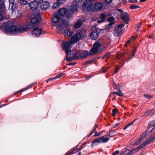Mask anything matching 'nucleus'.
Masks as SVG:
<instances>
[{"mask_svg": "<svg viewBox=\"0 0 155 155\" xmlns=\"http://www.w3.org/2000/svg\"><path fill=\"white\" fill-rule=\"evenodd\" d=\"M59 16L64 17L68 19L72 18L73 16L70 10L66 8H61L58 10L57 13L54 15L52 18V22L56 24L58 28L62 29L68 27V22L64 19L60 18Z\"/></svg>", "mask_w": 155, "mask_h": 155, "instance_id": "f257e3e1", "label": "nucleus"}, {"mask_svg": "<svg viewBox=\"0 0 155 155\" xmlns=\"http://www.w3.org/2000/svg\"><path fill=\"white\" fill-rule=\"evenodd\" d=\"M77 41V37L76 36L72 38L68 41L64 42L63 43L62 47L63 50L65 51L66 54V58L67 61H70L73 59H78L77 51V49L73 51L72 53L70 52L71 45L74 44Z\"/></svg>", "mask_w": 155, "mask_h": 155, "instance_id": "f03ea898", "label": "nucleus"}, {"mask_svg": "<svg viewBox=\"0 0 155 155\" xmlns=\"http://www.w3.org/2000/svg\"><path fill=\"white\" fill-rule=\"evenodd\" d=\"M29 29V27L27 26L18 28L14 25L11 26L7 25L4 27L3 31L6 33L14 34L24 32Z\"/></svg>", "mask_w": 155, "mask_h": 155, "instance_id": "7ed1b4c3", "label": "nucleus"}, {"mask_svg": "<svg viewBox=\"0 0 155 155\" xmlns=\"http://www.w3.org/2000/svg\"><path fill=\"white\" fill-rule=\"evenodd\" d=\"M101 46V44L100 42L96 41L94 44L93 47L91 48L89 53V56H91L94 54L97 53Z\"/></svg>", "mask_w": 155, "mask_h": 155, "instance_id": "20e7f679", "label": "nucleus"}, {"mask_svg": "<svg viewBox=\"0 0 155 155\" xmlns=\"http://www.w3.org/2000/svg\"><path fill=\"white\" fill-rule=\"evenodd\" d=\"M99 29L97 26H94L92 28V31L90 35V37L94 40H96L99 33Z\"/></svg>", "mask_w": 155, "mask_h": 155, "instance_id": "39448f33", "label": "nucleus"}, {"mask_svg": "<svg viewBox=\"0 0 155 155\" xmlns=\"http://www.w3.org/2000/svg\"><path fill=\"white\" fill-rule=\"evenodd\" d=\"M92 2L91 0H86L84 1L82 6L83 10L86 12L91 11L92 8Z\"/></svg>", "mask_w": 155, "mask_h": 155, "instance_id": "423d86ee", "label": "nucleus"}, {"mask_svg": "<svg viewBox=\"0 0 155 155\" xmlns=\"http://www.w3.org/2000/svg\"><path fill=\"white\" fill-rule=\"evenodd\" d=\"M106 8L104 3L102 4L100 2H97L94 4L92 10L94 12H97L105 9Z\"/></svg>", "mask_w": 155, "mask_h": 155, "instance_id": "0eeeda50", "label": "nucleus"}, {"mask_svg": "<svg viewBox=\"0 0 155 155\" xmlns=\"http://www.w3.org/2000/svg\"><path fill=\"white\" fill-rule=\"evenodd\" d=\"M109 139V138H106L104 136L99 137L93 140L91 143V146L93 147L94 143H106L107 142Z\"/></svg>", "mask_w": 155, "mask_h": 155, "instance_id": "6e6552de", "label": "nucleus"}, {"mask_svg": "<svg viewBox=\"0 0 155 155\" xmlns=\"http://www.w3.org/2000/svg\"><path fill=\"white\" fill-rule=\"evenodd\" d=\"M78 0H73L71 6L70 7L69 10L73 16L77 11Z\"/></svg>", "mask_w": 155, "mask_h": 155, "instance_id": "1a4fd4ad", "label": "nucleus"}, {"mask_svg": "<svg viewBox=\"0 0 155 155\" xmlns=\"http://www.w3.org/2000/svg\"><path fill=\"white\" fill-rule=\"evenodd\" d=\"M86 31L84 28H81L78 30V41L80 40H83L86 36Z\"/></svg>", "mask_w": 155, "mask_h": 155, "instance_id": "9d476101", "label": "nucleus"}, {"mask_svg": "<svg viewBox=\"0 0 155 155\" xmlns=\"http://www.w3.org/2000/svg\"><path fill=\"white\" fill-rule=\"evenodd\" d=\"M64 36H68L70 37L71 38V39L72 38H73L74 37H75L76 36L78 38V33L77 30L76 31L75 35H74V30H73V31H70L68 30H65L64 31Z\"/></svg>", "mask_w": 155, "mask_h": 155, "instance_id": "9b49d317", "label": "nucleus"}, {"mask_svg": "<svg viewBox=\"0 0 155 155\" xmlns=\"http://www.w3.org/2000/svg\"><path fill=\"white\" fill-rule=\"evenodd\" d=\"M114 20V18L113 17H110L108 18L107 19V21L110 22L108 25L105 26V29L106 30L110 29L113 27L112 25L115 24V22L113 21Z\"/></svg>", "mask_w": 155, "mask_h": 155, "instance_id": "f8f14e48", "label": "nucleus"}, {"mask_svg": "<svg viewBox=\"0 0 155 155\" xmlns=\"http://www.w3.org/2000/svg\"><path fill=\"white\" fill-rule=\"evenodd\" d=\"M41 28L39 27H36L34 28L32 31V35L36 36H38L41 34Z\"/></svg>", "mask_w": 155, "mask_h": 155, "instance_id": "ddd939ff", "label": "nucleus"}, {"mask_svg": "<svg viewBox=\"0 0 155 155\" xmlns=\"http://www.w3.org/2000/svg\"><path fill=\"white\" fill-rule=\"evenodd\" d=\"M121 28L117 26L114 27L113 33L114 35L118 36L121 33Z\"/></svg>", "mask_w": 155, "mask_h": 155, "instance_id": "4468645a", "label": "nucleus"}, {"mask_svg": "<svg viewBox=\"0 0 155 155\" xmlns=\"http://www.w3.org/2000/svg\"><path fill=\"white\" fill-rule=\"evenodd\" d=\"M121 18L124 20L126 24H127L128 22V15L127 12H122L120 15Z\"/></svg>", "mask_w": 155, "mask_h": 155, "instance_id": "2eb2a0df", "label": "nucleus"}, {"mask_svg": "<svg viewBox=\"0 0 155 155\" xmlns=\"http://www.w3.org/2000/svg\"><path fill=\"white\" fill-rule=\"evenodd\" d=\"M40 18L35 17L32 18L31 20L30 25L31 26H34L38 25L39 23Z\"/></svg>", "mask_w": 155, "mask_h": 155, "instance_id": "dca6fc26", "label": "nucleus"}, {"mask_svg": "<svg viewBox=\"0 0 155 155\" xmlns=\"http://www.w3.org/2000/svg\"><path fill=\"white\" fill-rule=\"evenodd\" d=\"M41 4V8L43 10L47 9L50 7V3L48 1H45L42 2Z\"/></svg>", "mask_w": 155, "mask_h": 155, "instance_id": "f3484780", "label": "nucleus"}, {"mask_svg": "<svg viewBox=\"0 0 155 155\" xmlns=\"http://www.w3.org/2000/svg\"><path fill=\"white\" fill-rule=\"evenodd\" d=\"M88 55H89V53L87 51H82L78 54V59L86 58Z\"/></svg>", "mask_w": 155, "mask_h": 155, "instance_id": "a211bd4d", "label": "nucleus"}, {"mask_svg": "<svg viewBox=\"0 0 155 155\" xmlns=\"http://www.w3.org/2000/svg\"><path fill=\"white\" fill-rule=\"evenodd\" d=\"M155 127V120H153L150 122L147 128V130L150 132Z\"/></svg>", "mask_w": 155, "mask_h": 155, "instance_id": "6ab92c4d", "label": "nucleus"}, {"mask_svg": "<svg viewBox=\"0 0 155 155\" xmlns=\"http://www.w3.org/2000/svg\"><path fill=\"white\" fill-rule=\"evenodd\" d=\"M29 6L31 9L34 10L37 9L38 7V5L35 1H34L31 2L29 4Z\"/></svg>", "mask_w": 155, "mask_h": 155, "instance_id": "aec40b11", "label": "nucleus"}, {"mask_svg": "<svg viewBox=\"0 0 155 155\" xmlns=\"http://www.w3.org/2000/svg\"><path fill=\"white\" fill-rule=\"evenodd\" d=\"M140 148L138 147L137 148H134L133 149L131 150H129L127 149L126 150H128L129 151V155H133L134 154L136 153L138 151L140 150Z\"/></svg>", "mask_w": 155, "mask_h": 155, "instance_id": "412c9836", "label": "nucleus"}, {"mask_svg": "<svg viewBox=\"0 0 155 155\" xmlns=\"http://www.w3.org/2000/svg\"><path fill=\"white\" fill-rule=\"evenodd\" d=\"M155 139V133L153 137H150L146 141V142L147 144H149L151 142H152Z\"/></svg>", "mask_w": 155, "mask_h": 155, "instance_id": "4be33fe9", "label": "nucleus"}, {"mask_svg": "<svg viewBox=\"0 0 155 155\" xmlns=\"http://www.w3.org/2000/svg\"><path fill=\"white\" fill-rule=\"evenodd\" d=\"M77 147H76L75 148L71 150L66 153H69L68 155L73 154L74 153L77 152Z\"/></svg>", "mask_w": 155, "mask_h": 155, "instance_id": "5701e85b", "label": "nucleus"}, {"mask_svg": "<svg viewBox=\"0 0 155 155\" xmlns=\"http://www.w3.org/2000/svg\"><path fill=\"white\" fill-rule=\"evenodd\" d=\"M152 110H149L144 115V117H147L148 115H150V116H152L155 114V111L153 112H151Z\"/></svg>", "mask_w": 155, "mask_h": 155, "instance_id": "b1692460", "label": "nucleus"}, {"mask_svg": "<svg viewBox=\"0 0 155 155\" xmlns=\"http://www.w3.org/2000/svg\"><path fill=\"white\" fill-rule=\"evenodd\" d=\"M5 9L4 2H2L0 4V12H2L4 11Z\"/></svg>", "mask_w": 155, "mask_h": 155, "instance_id": "393cba45", "label": "nucleus"}, {"mask_svg": "<svg viewBox=\"0 0 155 155\" xmlns=\"http://www.w3.org/2000/svg\"><path fill=\"white\" fill-rule=\"evenodd\" d=\"M116 133V130H110L109 133L108 134V135H109V137H113L115 136L114 134Z\"/></svg>", "mask_w": 155, "mask_h": 155, "instance_id": "a878e982", "label": "nucleus"}, {"mask_svg": "<svg viewBox=\"0 0 155 155\" xmlns=\"http://www.w3.org/2000/svg\"><path fill=\"white\" fill-rule=\"evenodd\" d=\"M113 0H105V2L104 3L106 7L109 6L112 2Z\"/></svg>", "mask_w": 155, "mask_h": 155, "instance_id": "bb28decb", "label": "nucleus"}, {"mask_svg": "<svg viewBox=\"0 0 155 155\" xmlns=\"http://www.w3.org/2000/svg\"><path fill=\"white\" fill-rule=\"evenodd\" d=\"M9 7H11L12 11L14 9L15 0H9Z\"/></svg>", "mask_w": 155, "mask_h": 155, "instance_id": "cd10ccee", "label": "nucleus"}, {"mask_svg": "<svg viewBox=\"0 0 155 155\" xmlns=\"http://www.w3.org/2000/svg\"><path fill=\"white\" fill-rule=\"evenodd\" d=\"M84 22L83 20H78V28L80 27Z\"/></svg>", "mask_w": 155, "mask_h": 155, "instance_id": "c85d7f7f", "label": "nucleus"}, {"mask_svg": "<svg viewBox=\"0 0 155 155\" xmlns=\"http://www.w3.org/2000/svg\"><path fill=\"white\" fill-rule=\"evenodd\" d=\"M95 60H96V58H94V59L90 60H87L85 62V64H91V63H93V62H94V61H95Z\"/></svg>", "mask_w": 155, "mask_h": 155, "instance_id": "c756f323", "label": "nucleus"}, {"mask_svg": "<svg viewBox=\"0 0 155 155\" xmlns=\"http://www.w3.org/2000/svg\"><path fill=\"white\" fill-rule=\"evenodd\" d=\"M111 53L107 52L106 53L105 55H104L102 58V59H103L104 58H108L109 57Z\"/></svg>", "mask_w": 155, "mask_h": 155, "instance_id": "7c9ffc66", "label": "nucleus"}, {"mask_svg": "<svg viewBox=\"0 0 155 155\" xmlns=\"http://www.w3.org/2000/svg\"><path fill=\"white\" fill-rule=\"evenodd\" d=\"M129 152L128 150H125L122 152L120 155H129L130 153Z\"/></svg>", "mask_w": 155, "mask_h": 155, "instance_id": "2f4dec72", "label": "nucleus"}, {"mask_svg": "<svg viewBox=\"0 0 155 155\" xmlns=\"http://www.w3.org/2000/svg\"><path fill=\"white\" fill-rule=\"evenodd\" d=\"M18 2L22 5H25L27 3V2L25 0H19Z\"/></svg>", "mask_w": 155, "mask_h": 155, "instance_id": "473e14b6", "label": "nucleus"}, {"mask_svg": "<svg viewBox=\"0 0 155 155\" xmlns=\"http://www.w3.org/2000/svg\"><path fill=\"white\" fill-rule=\"evenodd\" d=\"M101 19L105 21L106 15L104 13H102L100 15Z\"/></svg>", "mask_w": 155, "mask_h": 155, "instance_id": "72a5a7b5", "label": "nucleus"}, {"mask_svg": "<svg viewBox=\"0 0 155 155\" xmlns=\"http://www.w3.org/2000/svg\"><path fill=\"white\" fill-rule=\"evenodd\" d=\"M147 144V143L146 142V141L144 142L143 143L141 144L140 146H139L140 148V149L143 148L145 147V146Z\"/></svg>", "mask_w": 155, "mask_h": 155, "instance_id": "f704fd0d", "label": "nucleus"}, {"mask_svg": "<svg viewBox=\"0 0 155 155\" xmlns=\"http://www.w3.org/2000/svg\"><path fill=\"white\" fill-rule=\"evenodd\" d=\"M63 74H64L62 73H61V74H59L57 76H56L55 77L52 78L51 79H57L58 78H60L63 75Z\"/></svg>", "mask_w": 155, "mask_h": 155, "instance_id": "c9c22d12", "label": "nucleus"}, {"mask_svg": "<svg viewBox=\"0 0 155 155\" xmlns=\"http://www.w3.org/2000/svg\"><path fill=\"white\" fill-rule=\"evenodd\" d=\"M139 7V6L136 5H132L130 6V8L131 9H134Z\"/></svg>", "mask_w": 155, "mask_h": 155, "instance_id": "e433bc0d", "label": "nucleus"}, {"mask_svg": "<svg viewBox=\"0 0 155 155\" xmlns=\"http://www.w3.org/2000/svg\"><path fill=\"white\" fill-rule=\"evenodd\" d=\"M59 4L58 2L54 4L52 6V8H57L58 7Z\"/></svg>", "mask_w": 155, "mask_h": 155, "instance_id": "4c0bfd02", "label": "nucleus"}, {"mask_svg": "<svg viewBox=\"0 0 155 155\" xmlns=\"http://www.w3.org/2000/svg\"><path fill=\"white\" fill-rule=\"evenodd\" d=\"M143 140V138H140L139 140L135 143L136 145H138L140 143V142Z\"/></svg>", "mask_w": 155, "mask_h": 155, "instance_id": "58836bf2", "label": "nucleus"}, {"mask_svg": "<svg viewBox=\"0 0 155 155\" xmlns=\"http://www.w3.org/2000/svg\"><path fill=\"white\" fill-rule=\"evenodd\" d=\"M58 3L59 4H62L63 3H64L65 1L66 0H57Z\"/></svg>", "mask_w": 155, "mask_h": 155, "instance_id": "ea45409f", "label": "nucleus"}, {"mask_svg": "<svg viewBox=\"0 0 155 155\" xmlns=\"http://www.w3.org/2000/svg\"><path fill=\"white\" fill-rule=\"evenodd\" d=\"M117 111V110L116 109H114L112 110V115L114 116L116 114V113Z\"/></svg>", "mask_w": 155, "mask_h": 155, "instance_id": "a19ab883", "label": "nucleus"}, {"mask_svg": "<svg viewBox=\"0 0 155 155\" xmlns=\"http://www.w3.org/2000/svg\"><path fill=\"white\" fill-rule=\"evenodd\" d=\"M142 25V23H140L138 24V25L137 26V29L136 31H139V29L141 27V25Z\"/></svg>", "mask_w": 155, "mask_h": 155, "instance_id": "79ce46f5", "label": "nucleus"}, {"mask_svg": "<svg viewBox=\"0 0 155 155\" xmlns=\"http://www.w3.org/2000/svg\"><path fill=\"white\" fill-rule=\"evenodd\" d=\"M117 95L121 97H123L124 96V94L122 93L121 91L119 90L118 92Z\"/></svg>", "mask_w": 155, "mask_h": 155, "instance_id": "37998d69", "label": "nucleus"}, {"mask_svg": "<svg viewBox=\"0 0 155 155\" xmlns=\"http://www.w3.org/2000/svg\"><path fill=\"white\" fill-rule=\"evenodd\" d=\"M144 97H145L149 99H150L152 97V96L150 95L147 94H145L144 95Z\"/></svg>", "mask_w": 155, "mask_h": 155, "instance_id": "c03bdc74", "label": "nucleus"}, {"mask_svg": "<svg viewBox=\"0 0 155 155\" xmlns=\"http://www.w3.org/2000/svg\"><path fill=\"white\" fill-rule=\"evenodd\" d=\"M86 143H84L82 144L81 146V147L79 148H78V151L79 150L82 149L83 148V147L85 146Z\"/></svg>", "mask_w": 155, "mask_h": 155, "instance_id": "a18cd8bd", "label": "nucleus"}, {"mask_svg": "<svg viewBox=\"0 0 155 155\" xmlns=\"http://www.w3.org/2000/svg\"><path fill=\"white\" fill-rule=\"evenodd\" d=\"M119 150H116L115 151L112 153V155H117L119 154Z\"/></svg>", "mask_w": 155, "mask_h": 155, "instance_id": "49530a36", "label": "nucleus"}, {"mask_svg": "<svg viewBox=\"0 0 155 155\" xmlns=\"http://www.w3.org/2000/svg\"><path fill=\"white\" fill-rule=\"evenodd\" d=\"M124 25H125L124 24H121L118 25H117V26L119 27V28H121V30H122V28H123Z\"/></svg>", "mask_w": 155, "mask_h": 155, "instance_id": "de8ad7c7", "label": "nucleus"}, {"mask_svg": "<svg viewBox=\"0 0 155 155\" xmlns=\"http://www.w3.org/2000/svg\"><path fill=\"white\" fill-rule=\"evenodd\" d=\"M35 2L41 4L43 2L44 0H35Z\"/></svg>", "mask_w": 155, "mask_h": 155, "instance_id": "09e8293b", "label": "nucleus"}, {"mask_svg": "<svg viewBox=\"0 0 155 155\" xmlns=\"http://www.w3.org/2000/svg\"><path fill=\"white\" fill-rule=\"evenodd\" d=\"M27 88H23V89L21 90H20L18 91L16 93L17 94V93H18L20 92H22L24 91H25V90H27Z\"/></svg>", "mask_w": 155, "mask_h": 155, "instance_id": "8fccbe9b", "label": "nucleus"}, {"mask_svg": "<svg viewBox=\"0 0 155 155\" xmlns=\"http://www.w3.org/2000/svg\"><path fill=\"white\" fill-rule=\"evenodd\" d=\"M119 68H119V67L117 66L115 70L114 73H117L118 72V71L119 69Z\"/></svg>", "mask_w": 155, "mask_h": 155, "instance_id": "3c124183", "label": "nucleus"}, {"mask_svg": "<svg viewBox=\"0 0 155 155\" xmlns=\"http://www.w3.org/2000/svg\"><path fill=\"white\" fill-rule=\"evenodd\" d=\"M125 63V62L124 60L121 61L120 62V64L121 65V66H122Z\"/></svg>", "mask_w": 155, "mask_h": 155, "instance_id": "603ef678", "label": "nucleus"}, {"mask_svg": "<svg viewBox=\"0 0 155 155\" xmlns=\"http://www.w3.org/2000/svg\"><path fill=\"white\" fill-rule=\"evenodd\" d=\"M135 120H136V119L134 120H133L132 122L128 124H127V125L128 127H129V126L133 124V123H134V122H135Z\"/></svg>", "mask_w": 155, "mask_h": 155, "instance_id": "864d4df0", "label": "nucleus"}, {"mask_svg": "<svg viewBox=\"0 0 155 155\" xmlns=\"http://www.w3.org/2000/svg\"><path fill=\"white\" fill-rule=\"evenodd\" d=\"M100 135V133L99 132H96L94 135V136H99Z\"/></svg>", "mask_w": 155, "mask_h": 155, "instance_id": "5fc2aeb1", "label": "nucleus"}, {"mask_svg": "<svg viewBox=\"0 0 155 155\" xmlns=\"http://www.w3.org/2000/svg\"><path fill=\"white\" fill-rule=\"evenodd\" d=\"M74 28L75 29H77L78 28V23H76L74 26Z\"/></svg>", "mask_w": 155, "mask_h": 155, "instance_id": "6e6d98bb", "label": "nucleus"}, {"mask_svg": "<svg viewBox=\"0 0 155 155\" xmlns=\"http://www.w3.org/2000/svg\"><path fill=\"white\" fill-rule=\"evenodd\" d=\"M130 43V41H128L126 42V43L124 44V46L125 47H126L127 46V44H129Z\"/></svg>", "mask_w": 155, "mask_h": 155, "instance_id": "4d7b16f0", "label": "nucleus"}, {"mask_svg": "<svg viewBox=\"0 0 155 155\" xmlns=\"http://www.w3.org/2000/svg\"><path fill=\"white\" fill-rule=\"evenodd\" d=\"M97 22L98 23H101V22H104V21L103 20L101 19V20H97Z\"/></svg>", "mask_w": 155, "mask_h": 155, "instance_id": "13d9d810", "label": "nucleus"}, {"mask_svg": "<svg viewBox=\"0 0 155 155\" xmlns=\"http://www.w3.org/2000/svg\"><path fill=\"white\" fill-rule=\"evenodd\" d=\"M34 84H31L30 85L28 86V87H27L26 88H27V89L31 87H32L34 85Z\"/></svg>", "mask_w": 155, "mask_h": 155, "instance_id": "bf43d9fd", "label": "nucleus"}, {"mask_svg": "<svg viewBox=\"0 0 155 155\" xmlns=\"http://www.w3.org/2000/svg\"><path fill=\"white\" fill-rule=\"evenodd\" d=\"M119 123H116L113 126V127L115 128L116 127L118 126L119 125Z\"/></svg>", "mask_w": 155, "mask_h": 155, "instance_id": "052dcab7", "label": "nucleus"}, {"mask_svg": "<svg viewBox=\"0 0 155 155\" xmlns=\"http://www.w3.org/2000/svg\"><path fill=\"white\" fill-rule=\"evenodd\" d=\"M136 49H134V50L133 51V52H132L133 54L132 57L134 56V55L135 54V52H136Z\"/></svg>", "mask_w": 155, "mask_h": 155, "instance_id": "680f3d73", "label": "nucleus"}, {"mask_svg": "<svg viewBox=\"0 0 155 155\" xmlns=\"http://www.w3.org/2000/svg\"><path fill=\"white\" fill-rule=\"evenodd\" d=\"M94 130H92L91 132V133L90 134H89V135H88V137H89V136H91L93 133H94Z\"/></svg>", "mask_w": 155, "mask_h": 155, "instance_id": "e2e57ef3", "label": "nucleus"}, {"mask_svg": "<svg viewBox=\"0 0 155 155\" xmlns=\"http://www.w3.org/2000/svg\"><path fill=\"white\" fill-rule=\"evenodd\" d=\"M76 64V63H69V64H68L67 65H74V64Z\"/></svg>", "mask_w": 155, "mask_h": 155, "instance_id": "0e129e2a", "label": "nucleus"}, {"mask_svg": "<svg viewBox=\"0 0 155 155\" xmlns=\"http://www.w3.org/2000/svg\"><path fill=\"white\" fill-rule=\"evenodd\" d=\"M117 10L119 12H122H122H123V11L121 9H118Z\"/></svg>", "mask_w": 155, "mask_h": 155, "instance_id": "69168bd1", "label": "nucleus"}, {"mask_svg": "<svg viewBox=\"0 0 155 155\" xmlns=\"http://www.w3.org/2000/svg\"><path fill=\"white\" fill-rule=\"evenodd\" d=\"M3 19V16L0 14V20H2Z\"/></svg>", "mask_w": 155, "mask_h": 155, "instance_id": "338daca9", "label": "nucleus"}, {"mask_svg": "<svg viewBox=\"0 0 155 155\" xmlns=\"http://www.w3.org/2000/svg\"><path fill=\"white\" fill-rule=\"evenodd\" d=\"M123 3L124 4H125L127 2V1L126 0H122Z\"/></svg>", "mask_w": 155, "mask_h": 155, "instance_id": "774afa93", "label": "nucleus"}]
</instances>
